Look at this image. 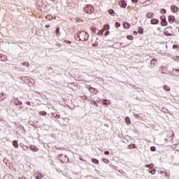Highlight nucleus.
I'll return each instance as SVG.
<instances>
[{
	"instance_id": "42",
	"label": "nucleus",
	"mask_w": 179,
	"mask_h": 179,
	"mask_svg": "<svg viewBox=\"0 0 179 179\" xmlns=\"http://www.w3.org/2000/svg\"><path fill=\"white\" fill-rule=\"evenodd\" d=\"M137 34H138V32L134 31V35H136Z\"/></svg>"
},
{
	"instance_id": "3",
	"label": "nucleus",
	"mask_w": 179,
	"mask_h": 179,
	"mask_svg": "<svg viewBox=\"0 0 179 179\" xmlns=\"http://www.w3.org/2000/svg\"><path fill=\"white\" fill-rule=\"evenodd\" d=\"M34 175L36 179H42L45 176V175L41 172H36Z\"/></svg>"
},
{
	"instance_id": "27",
	"label": "nucleus",
	"mask_w": 179,
	"mask_h": 179,
	"mask_svg": "<svg viewBox=\"0 0 179 179\" xmlns=\"http://www.w3.org/2000/svg\"><path fill=\"white\" fill-rule=\"evenodd\" d=\"M110 29L109 24H106L103 27V30H108Z\"/></svg>"
},
{
	"instance_id": "14",
	"label": "nucleus",
	"mask_w": 179,
	"mask_h": 179,
	"mask_svg": "<svg viewBox=\"0 0 179 179\" xmlns=\"http://www.w3.org/2000/svg\"><path fill=\"white\" fill-rule=\"evenodd\" d=\"M30 150H31V151L33 152H38V148L37 147L35 146H30Z\"/></svg>"
},
{
	"instance_id": "26",
	"label": "nucleus",
	"mask_w": 179,
	"mask_h": 179,
	"mask_svg": "<svg viewBox=\"0 0 179 179\" xmlns=\"http://www.w3.org/2000/svg\"><path fill=\"white\" fill-rule=\"evenodd\" d=\"M149 172L151 173L152 174L155 175L156 173V169H153L152 170H149Z\"/></svg>"
},
{
	"instance_id": "19",
	"label": "nucleus",
	"mask_w": 179,
	"mask_h": 179,
	"mask_svg": "<svg viewBox=\"0 0 179 179\" xmlns=\"http://www.w3.org/2000/svg\"><path fill=\"white\" fill-rule=\"evenodd\" d=\"M146 17H147L148 18L151 19V18L153 17V13H151V12H149V13H147Z\"/></svg>"
},
{
	"instance_id": "22",
	"label": "nucleus",
	"mask_w": 179,
	"mask_h": 179,
	"mask_svg": "<svg viewBox=\"0 0 179 179\" xmlns=\"http://www.w3.org/2000/svg\"><path fill=\"white\" fill-rule=\"evenodd\" d=\"M167 71V68H165V67H161L160 68V72L163 74L166 73L164 71Z\"/></svg>"
},
{
	"instance_id": "7",
	"label": "nucleus",
	"mask_w": 179,
	"mask_h": 179,
	"mask_svg": "<svg viewBox=\"0 0 179 179\" xmlns=\"http://www.w3.org/2000/svg\"><path fill=\"white\" fill-rule=\"evenodd\" d=\"M169 30H170L169 27H166L165 29L164 32L165 36H171V32H169Z\"/></svg>"
},
{
	"instance_id": "9",
	"label": "nucleus",
	"mask_w": 179,
	"mask_h": 179,
	"mask_svg": "<svg viewBox=\"0 0 179 179\" xmlns=\"http://www.w3.org/2000/svg\"><path fill=\"white\" fill-rule=\"evenodd\" d=\"M171 9L173 13H176L177 11H178V7L174 5L171 6Z\"/></svg>"
},
{
	"instance_id": "38",
	"label": "nucleus",
	"mask_w": 179,
	"mask_h": 179,
	"mask_svg": "<svg viewBox=\"0 0 179 179\" xmlns=\"http://www.w3.org/2000/svg\"><path fill=\"white\" fill-rule=\"evenodd\" d=\"M104 155H109L110 152L109 151H105Z\"/></svg>"
},
{
	"instance_id": "24",
	"label": "nucleus",
	"mask_w": 179,
	"mask_h": 179,
	"mask_svg": "<svg viewBox=\"0 0 179 179\" xmlns=\"http://www.w3.org/2000/svg\"><path fill=\"white\" fill-rule=\"evenodd\" d=\"M55 35L56 36H59V28L57 27L56 29H55Z\"/></svg>"
},
{
	"instance_id": "10",
	"label": "nucleus",
	"mask_w": 179,
	"mask_h": 179,
	"mask_svg": "<svg viewBox=\"0 0 179 179\" xmlns=\"http://www.w3.org/2000/svg\"><path fill=\"white\" fill-rule=\"evenodd\" d=\"M6 99V94H0V102H3Z\"/></svg>"
},
{
	"instance_id": "43",
	"label": "nucleus",
	"mask_w": 179,
	"mask_h": 179,
	"mask_svg": "<svg viewBox=\"0 0 179 179\" xmlns=\"http://www.w3.org/2000/svg\"><path fill=\"white\" fill-rule=\"evenodd\" d=\"M173 137H174V133H172V138L171 139H173Z\"/></svg>"
},
{
	"instance_id": "39",
	"label": "nucleus",
	"mask_w": 179,
	"mask_h": 179,
	"mask_svg": "<svg viewBox=\"0 0 179 179\" xmlns=\"http://www.w3.org/2000/svg\"><path fill=\"white\" fill-rule=\"evenodd\" d=\"M108 34H109V31H107L106 32H105V36H108Z\"/></svg>"
},
{
	"instance_id": "16",
	"label": "nucleus",
	"mask_w": 179,
	"mask_h": 179,
	"mask_svg": "<svg viewBox=\"0 0 179 179\" xmlns=\"http://www.w3.org/2000/svg\"><path fill=\"white\" fill-rule=\"evenodd\" d=\"M13 145L14 148H19V143H17V141H13Z\"/></svg>"
},
{
	"instance_id": "50",
	"label": "nucleus",
	"mask_w": 179,
	"mask_h": 179,
	"mask_svg": "<svg viewBox=\"0 0 179 179\" xmlns=\"http://www.w3.org/2000/svg\"><path fill=\"white\" fill-rule=\"evenodd\" d=\"M178 31H179V29H178Z\"/></svg>"
},
{
	"instance_id": "49",
	"label": "nucleus",
	"mask_w": 179,
	"mask_h": 179,
	"mask_svg": "<svg viewBox=\"0 0 179 179\" xmlns=\"http://www.w3.org/2000/svg\"><path fill=\"white\" fill-rule=\"evenodd\" d=\"M177 71H178V72H179V69H178V70H177Z\"/></svg>"
},
{
	"instance_id": "48",
	"label": "nucleus",
	"mask_w": 179,
	"mask_h": 179,
	"mask_svg": "<svg viewBox=\"0 0 179 179\" xmlns=\"http://www.w3.org/2000/svg\"><path fill=\"white\" fill-rule=\"evenodd\" d=\"M103 34V31H101V34Z\"/></svg>"
},
{
	"instance_id": "32",
	"label": "nucleus",
	"mask_w": 179,
	"mask_h": 179,
	"mask_svg": "<svg viewBox=\"0 0 179 179\" xmlns=\"http://www.w3.org/2000/svg\"><path fill=\"white\" fill-rule=\"evenodd\" d=\"M115 26H116V27L118 28V27H120L121 24H120V22H116V23L115 24Z\"/></svg>"
},
{
	"instance_id": "33",
	"label": "nucleus",
	"mask_w": 179,
	"mask_h": 179,
	"mask_svg": "<svg viewBox=\"0 0 179 179\" xmlns=\"http://www.w3.org/2000/svg\"><path fill=\"white\" fill-rule=\"evenodd\" d=\"M151 151L155 152L156 151V148L155 147H151Z\"/></svg>"
},
{
	"instance_id": "34",
	"label": "nucleus",
	"mask_w": 179,
	"mask_h": 179,
	"mask_svg": "<svg viewBox=\"0 0 179 179\" xmlns=\"http://www.w3.org/2000/svg\"><path fill=\"white\" fill-rule=\"evenodd\" d=\"M145 166H146L147 168H150V169H152V164L145 165Z\"/></svg>"
},
{
	"instance_id": "31",
	"label": "nucleus",
	"mask_w": 179,
	"mask_h": 179,
	"mask_svg": "<svg viewBox=\"0 0 179 179\" xmlns=\"http://www.w3.org/2000/svg\"><path fill=\"white\" fill-rule=\"evenodd\" d=\"M127 39H128V40H133V39H134V37H133V36H131V35H129V36H127Z\"/></svg>"
},
{
	"instance_id": "17",
	"label": "nucleus",
	"mask_w": 179,
	"mask_h": 179,
	"mask_svg": "<svg viewBox=\"0 0 179 179\" xmlns=\"http://www.w3.org/2000/svg\"><path fill=\"white\" fill-rule=\"evenodd\" d=\"M136 146L135 144H130L129 146H128V149L129 150H133V149H136Z\"/></svg>"
},
{
	"instance_id": "36",
	"label": "nucleus",
	"mask_w": 179,
	"mask_h": 179,
	"mask_svg": "<svg viewBox=\"0 0 179 179\" xmlns=\"http://www.w3.org/2000/svg\"><path fill=\"white\" fill-rule=\"evenodd\" d=\"M176 48H178V45H173V49L175 50Z\"/></svg>"
},
{
	"instance_id": "47",
	"label": "nucleus",
	"mask_w": 179,
	"mask_h": 179,
	"mask_svg": "<svg viewBox=\"0 0 179 179\" xmlns=\"http://www.w3.org/2000/svg\"><path fill=\"white\" fill-rule=\"evenodd\" d=\"M69 43L71 44V43H72V42L69 41Z\"/></svg>"
},
{
	"instance_id": "20",
	"label": "nucleus",
	"mask_w": 179,
	"mask_h": 179,
	"mask_svg": "<svg viewBox=\"0 0 179 179\" xmlns=\"http://www.w3.org/2000/svg\"><path fill=\"white\" fill-rule=\"evenodd\" d=\"M91 162H93L94 164H99V160L96 159H94V158L92 159H91Z\"/></svg>"
},
{
	"instance_id": "35",
	"label": "nucleus",
	"mask_w": 179,
	"mask_h": 179,
	"mask_svg": "<svg viewBox=\"0 0 179 179\" xmlns=\"http://www.w3.org/2000/svg\"><path fill=\"white\" fill-rule=\"evenodd\" d=\"M91 30L94 33L96 32V27L91 28Z\"/></svg>"
},
{
	"instance_id": "44",
	"label": "nucleus",
	"mask_w": 179,
	"mask_h": 179,
	"mask_svg": "<svg viewBox=\"0 0 179 179\" xmlns=\"http://www.w3.org/2000/svg\"><path fill=\"white\" fill-rule=\"evenodd\" d=\"M26 103H27L28 106H30V102L29 101L27 102Z\"/></svg>"
},
{
	"instance_id": "28",
	"label": "nucleus",
	"mask_w": 179,
	"mask_h": 179,
	"mask_svg": "<svg viewBox=\"0 0 179 179\" xmlns=\"http://www.w3.org/2000/svg\"><path fill=\"white\" fill-rule=\"evenodd\" d=\"M39 114L40 115H43V116H45V115H46V112L45 111H40L39 112Z\"/></svg>"
},
{
	"instance_id": "30",
	"label": "nucleus",
	"mask_w": 179,
	"mask_h": 179,
	"mask_svg": "<svg viewBox=\"0 0 179 179\" xmlns=\"http://www.w3.org/2000/svg\"><path fill=\"white\" fill-rule=\"evenodd\" d=\"M165 176L166 178H170V173L169 172H165Z\"/></svg>"
},
{
	"instance_id": "15",
	"label": "nucleus",
	"mask_w": 179,
	"mask_h": 179,
	"mask_svg": "<svg viewBox=\"0 0 179 179\" xmlns=\"http://www.w3.org/2000/svg\"><path fill=\"white\" fill-rule=\"evenodd\" d=\"M125 122H126V124H127L128 125H129V124H131V119H130L129 117H125Z\"/></svg>"
},
{
	"instance_id": "37",
	"label": "nucleus",
	"mask_w": 179,
	"mask_h": 179,
	"mask_svg": "<svg viewBox=\"0 0 179 179\" xmlns=\"http://www.w3.org/2000/svg\"><path fill=\"white\" fill-rule=\"evenodd\" d=\"M131 1L132 3H138V0H131Z\"/></svg>"
},
{
	"instance_id": "40",
	"label": "nucleus",
	"mask_w": 179,
	"mask_h": 179,
	"mask_svg": "<svg viewBox=\"0 0 179 179\" xmlns=\"http://www.w3.org/2000/svg\"><path fill=\"white\" fill-rule=\"evenodd\" d=\"M91 103H92L93 104H96V102L95 101H92Z\"/></svg>"
},
{
	"instance_id": "23",
	"label": "nucleus",
	"mask_w": 179,
	"mask_h": 179,
	"mask_svg": "<svg viewBox=\"0 0 179 179\" xmlns=\"http://www.w3.org/2000/svg\"><path fill=\"white\" fill-rule=\"evenodd\" d=\"M164 89L167 91V92H170L171 89H170V87L168 86L167 85H164Z\"/></svg>"
},
{
	"instance_id": "8",
	"label": "nucleus",
	"mask_w": 179,
	"mask_h": 179,
	"mask_svg": "<svg viewBox=\"0 0 179 179\" xmlns=\"http://www.w3.org/2000/svg\"><path fill=\"white\" fill-rule=\"evenodd\" d=\"M89 90L90 93H93L94 94H96L99 93V91L93 87H90Z\"/></svg>"
},
{
	"instance_id": "5",
	"label": "nucleus",
	"mask_w": 179,
	"mask_h": 179,
	"mask_svg": "<svg viewBox=\"0 0 179 179\" xmlns=\"http://www.w3.org/2000/svg\"><path fill=\"white\" fill-rule=\"evenodd\" d=\"M118 4L120 6V8H126L127 6L126 1H124V0L123 1H119Z\"/></svg>"
},
{
	"instance_id": "6",
	"label": "nucleus",
	"mask_w": 179,
	"mask_h": 179,
	"mask_svg": "<svg viewBox=\"0 0 179 179\" xmlns=\"http://www.w3.org/2000/svg\"><path fill=\"white\" fill-rule=\"evenodd\" d=\"M168 21L170 24H173L176 22V18L174 16L171 15L168 17Z\"/></svg>"
},
{
	"instance_id": "29",
	"label": "nucleus",
	"mask_w": 179,
	"mask_h": 179,
	"mask_svg": "<svg viewBox=\"0 0 179 179\" xmlns=\"http://www.w3.org/2000/svg\"><path fill=\"white\" fill-rule=\"evenodd\" d=\"M102 161H103V162L105 164H108L109 163V160L108 159L103 158V159H102Z\"/></svg>"
},
{
	"instance_id": "21",
	"label": "nucleus",
	"mask_w": 179,
	"mask_h": 179,
	"mask_svg": "<svg viewBox=\"0 0 179 179\" xmlns=\"http://www.w3.org/2000/svg\"><path fill=\"white\" fill-rule=\"evenodd\" d=\"M138 33L139 34H143V33H144L143 29L142 27L138 28Z\"/></svg>"
},
{
	"instance_id": "11",
	"label": "nucleus",
	"mask_w": 179,
	"mask_h": 179,
	"mask_svg": "<svg viewBox=\"0 0 179 179\" xmlns=\"http://www.w3.org/2000/svg\"><path fill=\"white\" fill-rule=\"evenodd\" d=\"M123 27L125 29H129V28H131V24L125 22L123 23Z\"/></svg>"
},
{
	"instance_id": "41",
	"label": "nucleus",
	"mask_w": 179,
	"mask_h": 179,
	"mask_svg": "<svg viewBox=\"0 0 179 179\" xmlns=\"http://www.w3.org/2000/svg\"><path fill=\"white\" fill-rule=\"evenodd\" d=\"M162 12H163L164 14L166 13V10L164 9H162Z\"/></svg>"
},
{
	"instance_id": "45",
	"label": "nucleus",
	"mask_w": 179,
	"mask_h": 179,
	"mask_svg": "<svg viewBox=\"0 0 179 179\" xmlns=\"http://www.w3.org/2000/svg\"><path fill=\"white\" fill-rule=\"evenodd\" d=\"M49 27H50V25L46 26V28H49Z\"/></svg>"
},
{
	"instance_id": "12",
	"label": "nucleus",
	"mask_w": 179,
	"mask_h": 179,
	"mask_svg": "<svg viewBox=\"0 0 179 179\" xmlns=\"http://www.w3.org/2000/svg\"><path fill=\"white\" fill-rule=\"evenodd\" d=\"M108 13V14L111 15L113 17L115 16V13L113 9H109Z\"/></svg>"
},
{
	"instance_id": "18",
	"label": "nucleus",
	"mask_w": 179,
	"mask_h": 179,
	"mask_svg": "<svg viewBox=\"0 0 179 179\" xmlns=\"http://www.w3.org/2000/svg\"><path fill=\"white\" fill-rule=\"evenodd\" d=\"M152 24H158L159 20L157 19H152L151 20Z\"/></svg>"
},
{
	"instance_id": "1",
	"label": "nucleus",
	"mask_w": 179,
	"mask_h": 179,
	"mask_svg": "<svg viewBox=\"0 0 179 179\" xmlns=\"http://www.w3.org/2000/svg\"><path fill=\"white\" fill-rule=\"evenodd\" d=\"M79 41H85L88 39V35L85 31L78 32L77 34Z\"/></svg>"
},
{
	"instance_id": "25",
	"label": "nucleus",
	"mask_w": 179,
	"mask_h": 179,
	"mask_svg": "<svg viewBox=\"0 0 179 179\" xmlns=\"http://www.w3.org/2000/svg\"><path fill=\"white\" fill-rule=\"evenodd\" d=\"M45 18L48 19V20H52L53 19L52 16L50 15H47Z\"/></svg>"
},
{
	"instance_id": "13",
	"label": "nucleus",
	"mask_w": 179,
	"mask_h": 179,
	"mask_svg": "<svg viewBox=\"0 0 179 179\" xmlns=\"http://www.w3.org/2000/svg\"><path fill=\"white\" fill-rule=\"evenodd\" d=\"M110 103V101L108 99H104L103 101H102V104H103L104 106H108Z\"/></svg>"
},
{
	"instance_id": "2",
	"label": "nucleus",
	"mask_w": 179,
	"mask_h": 179,
	"mask_svg": "<svg viewBox=\"0 0 179 179\" xmlns=\"http://www.w3.org/2000/svg\"><path fill=\"white\" fill-rule=\"evenodd\" d=\"M84 12L89 15H91L94 12V8L91 5H87L84 8Z\"/></svg>"
},
{
	"instance_id": "4",
	"label": "nucleus",
	"mask_w": 179,
	"mask_h": 179,
	"mask_svg": "<svg viewBox=\"0 0 179 179\" xmlns=\"http://www.w3.org/2000/svg\"><path fill=\"white\" fill-rule=\"evenodd\" d=\"M160 20H162V22H161V25L162 26H167L168 25V22L166 21L165 16L160 17Z\"/></svg>"
},
{
	"instance_id": "46",
	"label": "nucleus",
	"mask_w": 179,
	"mask_h": 179,
	"mask_svg": "<svg viewBox=\"0 0 179 179\" xmlns=\"http://www.w3.org/2000/svg\"><path fill=\"white\" fill-rule=\"evenodd\" d=\"M93 45H94V47L97 46V45H96V44H94Z\"/></svg>"
}]
</instances>
